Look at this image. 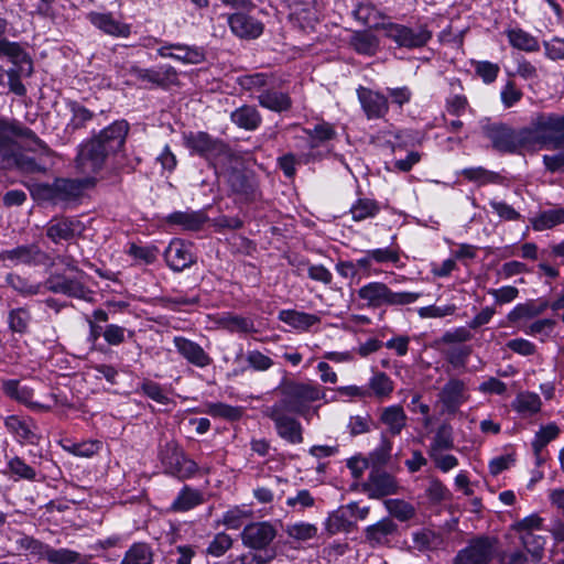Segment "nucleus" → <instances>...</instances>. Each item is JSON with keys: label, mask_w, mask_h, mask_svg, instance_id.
<instances>
[{"label": "nucleus", "mask_w": 564, "mask_h": 564, "mask_svg": "<svg viewBox=\"0 0 564 564\" xmlns=\"http://www.w3.org/2000/svg\"><path fill=\"white\" fill-rule=\"evenodd\" d=\"M387 37L393 41L399 47L419 48L423 47L432 39V32L426 25L411 28L399 23L382 25Z\"/></svg>", "instance_id": "nucleus-7"}, {"label": "nucleus", "mask_w": 564, "mask_h": 564, "mask_svg": "<svg viewBox=\"0 0 564 564\" xmlns=\"http://www.w3.org/2000/svg\"><path fill=\"white\" fill-rule=\"evenodd\" d=\"M555 326V321L551 318H542L531 323L523 332L530 336H549Z\"/></svg>", "instance_id": "nucleus-64"}, {"label": "nucleus", "mask_w": 564, "mask_h": 564, "mask_svg": "<svg viewBox=\"0 0 564 564\" xmlns=\"http://www.w3.org/2000/svg\"><path fill=\"white\" fill-rule=\"evenodd\" d=\"M286 533L293 539L305 541L316 535L317 528L311 523L296 522L288 527Z\"/></svg>", "instance_id": "nucleus-56"}, {"label": "nucleus", "mask_w": 564, "mask_h": 564, "mask_svg": "<svg viewBox=\"0 0 564 564\" xmlns=\"http://www.w3.org/2000/svg\"><path fill=\"white\" fill-rule=\"evenodd\" d=\"M129 73L141 82H147L154 85H163L165 80L172 79L176 76V72L171 66H162L159 69L131 66Z\"/></svg>", "instance_id": "nucleus-27"}, {"label": "nucleus", "mask_w": 564, "mask_h": 564, "mask_svg": "<svg viewBox=\"0 0 564 564\" xmlns=\"http://www.w3.org/2000/svg\"><path fill=\"white\" fill-rule=\"evenodd\" d=\"M203 503V494L196 489L184 487L175 500L172 508L176 511H187Z\"/></svg>", "instance_id": "nucleus-41"}, {"label": "nucleus", "mask_w": 564, "mask_h": 564, "mask_svg": "<svg viewBox=\"0 0 564 564\" xmlns=\"http://www.w3.org/2000/svg\"><path fill=\"white\" fill-rule=\"evenodd\" d=\"M158 54L164 58H173L184 64H198L204 59V53L195 46L169 44L161 46Z\"/></svg>", "instance_id": "nucleus-22"}, {"label": "nucleus", "mask_w": 564, "mask_h": 564, "mask_svg": "<svg viewBox=\"0 0 564 564\" xmlns=\"http://www.w3.org/2000/svg\"><path fill=\"white\" fill-rule=\"evenodd\" d=\"M0 56H8L25 77L33 73L32 61L19 44L0 40Z\"/></svg>", "instance_id": "nucleus-25"}, {"label": "nucleus", "mask_w": 564, "mask_h": 564, "mask_svg": "<svg viewBox=\"0 0 564 564\" xmlns=\"http://www.w3.org/2000/svg\"><path fill=\"white\" fill-rule=\"evenodd\" d=\"M232 545V539L226 533H218L207 547V553L219 557L224 555Z\"/></svg>", "instance_id": "nucleus-60"}, {"label": "nucleus", "mask_w": 564, "mask_h": 564, "mask_svg": "<svg viewBox=\"0 0 564 564\" xmlns=\"http://www.w3.org/2000/svg\"><path fill=\"white\" fill-rule=\"evenodd\" d=\"M386 508L391 516L399 519L400 521H406L414 517V507L399 499H388L384 501Z\"/></svg>", "instance_id": "nucleus-51"}, {"label": "nucleus", "mask_w": 564, "mask_h": 564, "mask_svg": "<svg viewBox=\"0 0 564 564\" xmlns=\"http://www.w3.org/2000/svg\"><path fill=\"white\" fill-rule=\"evenodd\" d=\"M531 226L535 231L552 229L558 225H564V208L542 210L531 218Z\"/></svg>", "instance_id": "nucleus-30"}, {"label": "nucleus", "mask_w": 564, "mask_h": 564, "mask_svg": "<svg viewBox=\"0 0 564 564\" xmlns=\"http://www.w3.org/2000/svg\"><path fill=\"white\" fill-rule=\"evenodd\" d=\"M230 31L243 40L258 39L264 30L263 23L251 14V11H237L227 19Z\"/></svg>", "instance_id": "nucleus-12"}, {"label": "nucleus", "mask_w": 564, "mask_h": 564, "mask_svg": "<svg viewBox=\"0 0 564 564\" xmlns=\"http://www.w3.org/2000/svg\"><path fill=\"white\" fill-rule=\"evenodd\" d=\"M253 517V510L247 506H235L223 516V524L231 530L239 529L247 520Z\"/></svg>", "instance_id": "nucleus-40"}, {"label": "nucleus", "mask_w": 564, "mask_h": 564, "mask_svg": "<svg viewBox=\"0 0 564 564\" xmlns=\"http://www.w3.org/2000/svg\"><path fill=\"white\" fill-rule=\"evenodd\" d=\"M489 205L502 220L514 221L519 220L521 217L520 213H518L511 205L507 204L506 202L491 199Z\"/></svg>", "instance_id": "nucleus-63"}, {"label": "nucleus", "mask_w": 564, "mask_h": 564, "mask_svg": "<svg viewBox=\"0 0 564 564\" xmlns=\"http://www.w3.org/2000/svg\"><path fill=\"white\" fill-rule=\"evenodd\" d=\"M454 447L453 429L449 424H442L435 432L429 447V454L448 451Z\"/></svg>", "instance_id": "nucleus-43"}, {"label": "nucleus", "mask_w": 564, "mask_h": 564, "mask_svg": "<svg viewBox=\"0 0 564 564\" xmlns=\"http://www.w3.org/2000/svg\"><path fill=\"white\" fill-rule=\"evenodd\" d=\"M523 140L528 152L560 149L564 144V116L539 115L523 129Z\"/></svg>", "instance_id": "nucleus-2"}, {"label": "nucleus", "mask_w": 564, "mask_h": 564, "mask_svg": "<svg viewBox=\"0 0 564 564\" xmlns=\"http://www.w3.org/2000/svg\"><path fill=\"white\" fill-rule=\"evenodd\" d=\"M40 555L52 564H73L79 558V553L69 549H53L40 545Z\"/></svg>", "instance_id": "nucleus-38"}, {"label": "nucleus", "mask_w": 564, "mask_h": 564, "mask_svg": "<svg viewBox=\"0 0 564 564\" xmlns=\"http://www.w3.org/2000/svg\"><path fill=\"white\" fill-rule=\"evenodd\" d=\"M389 288L382 282H369L358 290V296L368 306L381 307L387 305Z\"/></svg>", "instance_id": "nucleus-26"}, {"label": "nucleus", "mask_w": 564, "mask_h": 564, "mask_svg": "<svg viewBox=\"0 0 564 564\" xmlns=\"http://www.w3.org/2000/svg\"><path fill=\"white\" fill-rule=\"evenodd\" d=\"M231 121L245 130H256L261 123V115L252 106H241L230 115Z\"/></svg>", "instance_id": "nucleus-33"}, {"label": "nucleus", "mask_w": 564, "mask_h": 564, "mask_svg": "<svg viewBox=\"0 0 564 564\" xmlns=\"http://www.w3.org/2000/svg\"><path fill=\"white\" fill-rule=\"evenodd\" d=\"M520 539L525 550L531 554L532 561L540 562L544 553L545 539L532 532L521 533Z\"/></svg>", "instance_id": "nucleus-46"}, {"label": "nucleus", "mask_w": 564, "mask_h": 564, "mask_svg": "<svg viewBox=\"0 0 564 564\" xmlns=\"http://www.w3.org/2000/svg\"><path fill=\"white\" fill-rule=\"evenodd\" d=\"M31 134L28 129H22L13 123L0 122V151L3 149L12 150V144L20 137Z\"/></svg>", "instance_id": "nucleus-44"}, {"label": "nucleus", "mask_w": 564, "mask_h": 564, "mask_svg": "<svg viewBox=\"0 0 564 564\" xmlns=\"http://www.w3.org/2000/svg\"><path fill=\"white\" fill-rule=\"evenodd\" d=\"M283 393L284 399L280 403L306 420L314 413L307 410V405L325 395L322 388L314 382H291L285 386Z\"/></svg>", "instance_id": "nucleus-3"}, {"label": "nucleus", "mask_w": 564, "mask_h": 564, "mask_svg": "<svg viewBox=\"0 0 564 564\" xmlns=\"http://www.w3.org/2000/svg\"><path fill=\"white\" fill-rule=\"evenodd\" d=\"M275 534L276 531L270 522H254L245 527L241 540L246 546L261 550L272 542Z\"/></svg>", "instance_id": "nucleus-14"}, {"label": "nucleus", "mask_w": 564, "mask_h": 564, "mask_svg": "<svg viewBox=\"0 0 564 564\" xmlns=\"http://www.w3.org/2000/svg\"><path fill=\"white\" fill-rule=\"evenodd\" d=\"M356 18L370 28H378L382 20L381 12L371 3H360L355 9Z\"/></svg>", "instance_id": "nucleus-50"}, {"label": "nucleus", "mask_w": 564, "mask_h": 564, "mask_svg": "<svg viewBox=\"0 0 564 564\" xmlns=\"http://www.w3.org/2000/svg\"><path fill=\"white\" fill-rule=\"evenodd\" d=\"M89 22L104 33L116 37H128L131 34L130 24L117 20L111 13L90 12Z\"/></svg>", "instance_id": "nucleus-19"}, {"label": "nucleus", "mask_w": 564, "mask_h": 564, "mask_svg": "<svg viewBox=\"0 0 564 564\" xmlns=\"http://www.w3.org/2000/svg\"><path fill=\"white\" fill-rule=\"evenodd\" d=\"M267 75L262 73H254L238 77L237 83L239 86L248 91L259 90L267 85Z\"/></svg>", "instance_id": "nucleus-61"}, {"label": "nucleus", "mask_w": 564, "mask_h": 564, "mask_svg": "<svg viewBox=\"0 0 564 564\" xmlns=\"http://www.w3.org/2000/svg\"><path fill=\"white\" fill-rule=\"evenodd\" d=\"M397 527L392 520L386 518L366 529V538L372 544H382L394 533Z\"/></svg>", "instance_id": "nucleus-37"}, {"label": "nucleus", "mask_w": 564, "mask_h": 564, "mask_svg": "<svg viewBox=\"0 0 564 564\" xmlns=\"http://www.w3.org/2000/svg\"><path fill=\"white\" fill-rule=\"evenodd\" d=\"M446 451H440L429 454L430 458L434 462L436 468L443 473H448L458 465V459L452 454H446Z\"/></svg>", "instance_id": "nucleus-62"}, {"label": "nucleus", "mask_w": 564, "mask_h": 564, "mask_svg": "<svg viewBox=\"0 0 564 564\" xmlns=\"http://www.w3.org/2000/svg\"><path fill=\"white\" fill-rule=\"evenodd\" d=\"M4 425L8 431L22 444L35 445L40 442V434L35 422L30 417L10 415L6 417Z\"/></svg>", "instance_id": "nucleus-18"}, {"label": "nucleus", "mask_w": 564, "mask_h": 564, "mask_svg": "<svg viewBox=\"0 0 564 564\" xmlns=\"http://www.w3.org/2000/svg\"><path fill=\"white\" fill-rule=\"evenodd\" d=\"M8 284L23 295H35L42 292L41 284H31L19 275L9 274Z\"/></svg>", "instance_id": "nucleus-57"}, {"label": "nucleus", "mask_w": 564, "mask_h": 564, "mask_svg": "<svg viewBox=\"0 0 564 564\" xmlns=\"http://www.w3.org/2000/svg\"><path fill=\"white\" fill-rule=\"evenodd\" d=\"M279 319L299 332H305L313 325L319 323L318 316L295 310L280 311Z\"/></svg>", "instance_id": "nucleus-29"}, {"label": "nucleus", "mask_w": 564, "mask_h": 564, "mask_svg": "<svg viewBox=\"0 0 564 564\" xmlns=\"http://www.w3.org/2000/svg\"><path fill=\"white\" fill-rule=\"evenodd\" d=\"M31 321V314L28 310L19 307L11 310L8 316V323L11 330L15 333H25Z\"/></svg>", "instance_id": "nucleus-52"}, {"label": "nucleus", "mask_w": 564, "mask_h": 564, "mask_svg": "<svg viewBox=\"0 0 564 564\" xmlns=\"http://www.w3.org/2000/svg\"><path fill=\"white\" fill-rule=\"evenodd\" d=\"M224 327L230 332L238 333H253L256 332L253 322L250 318L238 316V315H228L221 321Z\"/></svg>", "instance_id": "nucleus-54"}, {"label": "nucleus", "mask_w": 564, "mask_h": 564, "mask_svg": "<svg viewBox=\"0 0 564 564\" xmlns=\"http://www.w3.org/2000/svg\"><path fill=\"white\" fill-rule=\"evenodd\" d=\"M460 175L479 186L488 184H503L505 182V177L502 175L482 166L466 167L460 171Z\"/></svg>", "instance_id": "nucleus-32"}, {"label": "nucleus", "mask_w": 564, "mask_h": 564, "mask_svg": "<svg viewBox=\"0 0 564 564\" xmlns=\"http://www.w3.org/2000/svg\"><path fill=\"white\" fill-rule=\"evenodd\" d=\"M128 132L129 123L126 120H118L82 144L76 159L77 170L82 174H97L106 158L123 148Z\"/></svg>", "instance_id": "nucleus-1"}, {"label": "nucleus", "mask_w": 564, "mask_h": 564, "mask_svg": "<svg viewBox=\"0 0 564 564\" xmlns=\"http://www.w3.org/2000/svg\"><path fill=\"white\" fill-rule=\"evenodd\" d=\"M153 552L147 543H133L126 552L121 564H152Z\"/></svg>", "instance_id": "nucleus-39"}, {"label": "nucleus", "mask_w": 564, "mask_h": 564, "mask_svg": "<svg viewBox=\"0 0 564 564\" xmlns=\"http://www.w3.org/2000/svg\"><path fill=\"white\" fill-rule=\"evenodd\" d=\"M186 147L194 153L204 156L214 165L223 163L231 156L230 149L220 140L212 138L206 132H191L184 137Z\"/></svg>", "instance_id": "nucleus-4"}, {"label": "nucleus", "mask_w": 564, "mask_h": 564, "mask_svg": "<svg viewBox=\"0 0 564 564\" xmlns=\"http://www.w3.org/2000/svg\"><path fill=\"white\" fill-rule=\"evenodd\" d=\"M484 132L491 141L492 148L499 152H528L527 143L523 140V129L516 132L505 124H487L484 127Z\"/></svg>", "instance_id": "nucleus-6"}, {"label": "nucleus", "mask_w": 564, "mask_h": 564, "mask_svg": "<svg viewBox=\"0 0 564 564\" xmlns=\"http://www.w3.org/2000/svg\"><path fill=\"white\" fill-rule=\"evenodd\" d=\"M160 457L166 471L177 478H191L198 470L197 464L185 456L182 449L174 443L166 444Z\"/></svg>", "instance_id": "nucleus-8"}, {"label": "nucleus", "mask_w": 564, "mask_h": 564, "mask_svg": "<svg viewBox=\"0 0 564 564\" xmlns=\"http://www.w3.org/2000/svg\"><path fill=\"white\" fill-rule=\"evenodd\" d=\"M290 409L283 403H276L269 408L268 416L274 422L278 435L291 444H300L303 442L301 423L288 415Z\"/></svg>", "instance_id": "nucleus-9"}, {"label": "nucleus", "mask_w": 564, "mask_h": 564, "mask_svg": "<svg viewBox=\"0 0 564 564\" xmlns=\"http://www.w3.org/2000/svg\"><path fill=\"white\" fill-rule=\"evenodd\" d=\"M86 176L77 180L58 178L52 185L43 187L45 198L54 202H70L83 195L85 189L94 186L95 174H85Z\"/></svg>", "instance_id": "nucleus-5"}, {"label": "nucleus", "mask_w": 564, "mask_h": 564, "mask_svg": "<svg viewBox=\"0 0 564 564\" xmlns=\"http://www.w3.org/2000/svg\"><path fill=\"white\" fill-rule=\"evenodd\" d=\"M205 412L212 416L224 417L231 421L240 419L242 414L240 408L231 406L220 402L206 404Z\"/></svg>", "instance_id": "nucleus-53"}, {"label": "nucleus", "mask_w": 564, "mask_h": 564, "mask_svg": "<svg viewBox=\"0 0 564 564\" xmlns=\"http://www.w3.org/2000/svg\"><path fill=\"white\" fill-rule=\"evenodd\" d=\"M260 106L271 111L281 112L291 108L292 101L288 94L276 90H264L258 96Z\"/></svg>", "instance_id": "nucleus-34"}, {"label": "nucleus", "mask_w": 564, "mask_h": 564, "mask_svg": "<svg viewBox=\"0 0 564 564\" xmlns=\"http://www.w3.org/2000/svg\"><path fill=\"white\" fill-rule=\"evenodd\" d=\"M140 390L148 398L152 399L153 401H155L160 404H167L170 401V398L164 392L163 388L154 381H150V380L143 381L140 386Z\"/></svg>", "instance_id": "nucleus-59"}, {"label": "nucleus", "mask_w": 564, "mask_h": 564, "mask_svg": "<svg viewBox=\"0 0 564 564\" xmlns=\"http://www.w3.org/2000/svg\"><path fill=\"white\" fill-rule=\"evenodd\" d=\"M351 45L360 54L373 55L378 48V40L373 34L357 32L351 37Z\"/></svg>", "instance_id": "nucleus-49"}, {"label": "nucleus", "mask_w": 564, "mask_h": 564, "mask_svg": "<svg viewBox=\"0 0 564 564\" xmlns=\"http://www.w3.org/2000/svg\"><path fill=\"white\" fill-rule=\"evenodd\" d=\"M84 226L79 220L61 218L53 219L46 228V236L55 243L62 240H70L75 236L80 235Z\"/></svg>", "instance_id": "nucleus-20"}, {"label": "nucleus", "mask_w": 564, "mask_h": 564, "mask_svg": "<svg viewBox=\"0 0 564 564\" xmlns=\"http://www.w3.org/2000/svg\"><path fill=\"white\" fill-rule=\"evenodd\" d=\"M368 389L370 395L373 394L379 399H383L393 391V382L384 372H377L370 378Z\"/></svg>", "instance_id": "nucleus-47"}, {"label": "nucleus", "mask_w": 564, "mask_h": 564, "mask_svg": "<svg viewBox=\"0 0 564 564\" xmlns=\"http://www.w3.org/2000/svg\"><path fill=\"white\" fill-rule=\"evenodd\" d=\"M206 221L200 212H175L167 216V223L177 225L185 230H197Z\"/></svg>", "instance_id": "nucleus-36"}, {"label": "nucleus", "mask_w": 564, "mask_h": 564, "mask_svg": "<svg viewBox=\"0 0 564 564\" xmlns=\"http://www.w3.org/2000/svg\"><path fill=\"white\" fill-rule=\"evenodd\" d=\"M511 408L520 419H530L540 413L542 401L535 392L521 391L511 402Z\"/></svg>", "instance_id": "nucleus-24"}, {"label": "nucleus", "mask_w": 564, "mask_h": 564, "mask_svg": "<svg viewBox=\"0 0 564 564\" xmlns=\"http://www.w3.org/2000/svg\"><path fill=\"white\" fill-rule=\"evenodd\" d=\"M4 393L11 399L26 405L33 411H48L51 406L34 402L33 390L26 386H21L17 380H6L2 383Z\"/></svg>", "instance_id": "nucleus-23"}, {"label": "nucleus", "mask_w": 564, "mask_h": 564, "mask_svg": "<svg viewBox=\"0 0 564 564\" xmlns=\"http://www.w3.org/2000/svg\"><path fill=\"white\" fill-rule=\"evenodd\" d=\"M510 45L524 52H538L540 50L539 41L529 32L513 28L506 32Z\"/></svg>", "instance_id": "nucleus-35"}, {"label": "nucleus", "mask_w": 564, "mask_h": 564, "mask_svg": "<svg viewBox=\"0 0 564 564\" xmlns=\"http://www.w3.org/2000/svg\"><path fill=\"white\" fill-rule=\"evenodd\" d=\"M560 434V429L556 424L550 423L547 425L541 426L539 431L535 433L534 438L532 441V448L536 455L553 440H555Z\"/></svg>", "instance_id": "nucleus-48"}, {"label": "nucleus", "mask_w": 564, "mask_h": 564, "mask_svg": "<svg viewBox=\"0 0 564 564\" xmlns=\"http://www.w3.org/2000/svg\"><path fill=\"white\" fill-rule=\"evenodd\" d=\"M166 264L173 271H183L195 262L192 245L182 239H173L164 251Z\"/></svg>", "instance_id": "nucleus-15"}, {"label": "nucleus", "mask_w": 564, "mask_h": 564, "mask_svg": "<svg viewBox=\"0 0 564 564\" xmlns=\"http://www.w3.org/2000/svg\"><path fill=\"white\" fill-rule=\"evenodd\" d=\"M470 398L466 383L458 378H451L440 390L438 402L446 414H455Z\"/></svg>", "instance_id": "nucleus-10"}, {"label": "nucleus", "mask_w": 564, "mask_h": 564, "mask_svg": "<svg viewBox=\"0 0 564 564\" xmlns=\"http://www.w3.org/2000/svg\"><path fill=\"white\" fill-rule=\"evenodd\" d=\"M474 68L485 84L494 83L500 72L499 65L489 61H478L474 63Z\"/></svg>", "instance_id": "nucleus-55"}, {"label": "nucleus", "mask_w": 564, "mask_h": 564, "mask_svg": "<svg viewBox=\"0 0 564 564\" xmlns=\"http://www.w3.org/2000/svg\"><path fill=\"white\" fill-rule=\"evenodd\" d=\"M357 96L368 119L383 118L388 113L389 102L383 94L360 86Z\"/></svg>", "instance_id": "nucleus-17"}, {"label": "nucleus", "mask_w": 564, "mask_h": 564, "mask_svg": "<svg viewBox=\"0 0 564 564\" xmlns=\"http://www.w3.org/2000/svg\"><path fill=\"white\" fill-rule=\"evenodd\" d=\"M48 291L90 301L93 293L78 279H69L61 274H52L44 285Z\"/></svg>", "instance_id": "nucleus-16"}, {"label": "nucleus", "mask_w": 564, "mask_h": 564, "mask_svg": "<svg viewBox=\"0 0 564 564\" xmlns=\"http://www.w3.org/2000/svg\"><path fill=\"white\" fill-rule=\"evenodd\" d=\"M457 307L455 304H447L444 306L429 305L417 310V314L421 318H441L448 315H453Z\"/></svg>", "instance_id": "nucleus-58"}, {"label": "nucleus", "mask_w": 564, "mask_h": 564, "mask_svg": "<svg viewBox=\"0 0 564 564\" xmlns=\"http://www.w3.org/2000/svg\"><path fill=\"white\" fill-rule=\"evenodd\" d=\"M173 343L177 351L189 364L199 368H205L212 364L209 355L197 343L182 336L174 337Z\"/></svg>", "instance_id": "nucleus-21"}, {"label": "nucleus", "mask_w": 564, "mask_h": 564, "mask_svg": "<svg viewBox=\"0 0 564 564\" xmlns=\"http://www.w3.org/2000/svg\"><path fill=\"white\" fill-rule=\"evenodd\" d=\"M308 135L311 149H315L326 141L334 139L336 135L334 127L328 122L316 124L313 129L305 130Z\"/></svg>", "instance_id": "nucleus-45"}, {"label": "nucleus", "mask_w": 564, "mask_h": 564, "mask_svg": "<svg viewBox=\"0 0 564 564\" xmlns=\"http://www.w3.org/2000/svg\"><path fill=\"white\" fill-rule=\"evenodd\" d=\"M367 486L370 496L376 498L391 495L397 488L393 477L379 470L370 474Z\"/></svg>", "instance_id": "nucleus-28"}, {"label": "nucleus", "mask_w": 564, "mask_h": 564, "mask_svg": "<svg viewBox=\"0 0 564 564\" xmlns=\"http://www.w3.org/2000/svg\"><path fill=\"white\" fill-rule=\"evenodd\" d=\"M380 421L387 426L390 434L398 435L406 424V414L402 406L390 405L382 409Z\"/></svg>", "instance_id": "nucleus-31"}, {"label": "nucleus", "mask_w": 564, "mask_h": 564, "mask_svg": "<svg viewBox=\"0 0 564 564\" xmlns=\"http://www.w3.org/2000/svg\"><path fill=\"white\" fill-rule=\"evenodd\" d=\"M379 210V204L371 198H358L350 207V214L355 221L372 218Z\"/></svg>", "instance_id": "nucleus-42"}, {"label": "nucleus", "mask_w": 564, "mask_h": 564, "mask_svg": "<svg viewBox=\"0 0 564 564\" xmlns=\"http://www.w3.org/2000/svg\"><path fill=\"white\" fill-rule=\"evenodd\" d=\"M495 552L494 540L479 538L457 554L455 564H489Z\"/></svg>", "instance_id": "nucleus-13"}, {"label": "nucleus", "mask_w": 564, "mask_h": 564, "mask_svg": "<svg viewBox=\"0 0 564 564\" xmlns=\"http://www.w3.org/2000/svg\"><path fill=\"white\" fill-rule=\"evenodd\" d=\"M0 261L7 267L19 264L40 265L46 264L50 257L36 245H24L1 251Z\"/></svg>", "instance_id": "nucleus-11"}]
</instances>
